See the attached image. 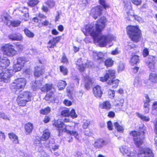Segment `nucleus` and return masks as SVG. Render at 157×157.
<instances>
[{
	"instance_id": "obj_1",
	"label": "nucleus",
	"mask_w": 157,
	"mask_h": 157,
	"mask_svg": "<svg viewBox=\"0 0 157 157\" xmlns=\"http://www.w3.org/2000/svg\"><path fill=\"white\" fill-rule=\"evenodd\" d=\"M106 21L105 17H101L97 21L95 26L94 24H88L82 29V31L85 35H90L92 36L94 41L98 43L101 47H104L115 39L114 36L111 34L103 35L99 38L98 37L105 27Z\"/></svg>"
},
{
	"instance_id": "obj_2",
	"label": "nucleus",
	"mask_w": 157,
	"mask_h": 157,
	"mask_svg": "<svg viewBox=\"0 0 157 157\" xmlns=\"http://www.w3.org/2000/svg\"><path fill=\"white\" fill-rule=\"evenodd\" d=\"M127 33L131 40L135 42L139 41L141 38V32L137 26H129L127 28Z\"/></svg>"
},
{
	"instance_id": "obj_3",
	"label": "nucleus",
	"mask_w": 157,
	"mask_h": 157,
	"mask_svg": "<svg viewBox=\"0 0 157 157\" xmlns=\"http://www.w3.org/2000/svg\"><path fill=\"white\" fill-rule=\"evenodd\" d=\"M26 84V80L22 78L15 79L10 85V88L12 91L16 93L20 90H23Z\"/></svg>"
},
{
	"instance_id": "obj_4",
	"label": "nucleus",
	"mask_w": 157,
	"mask_h": 157,
	"mask_svg": "<svg viewBox=\"0 0 157 157\" xmlns=\"http://www.w3.org/2000/svg\"><path fill=\"white\" fill-rule=\"evenodd\" d=\"M31 94L30 92H23L18 96L17 100L19 106H24L27 102L31 101Z\"/></svg>"
},
{
	"instance_id": "obj_5",
	"label": "nucleus",
	"mask_w": 157,
	"mask_h": 157,
	"mask_svg": "<svg viewBox=\"0 0 157 157\" xmlns=\"http://www.w3.org/2000/svg\"><path fill=\"white\" fill-rule=\"evenodd\" d=\"M1 50L3 55L9 56H14L17 52L13 46L9 44H6L2 46Z\"/></svg>"
},
{
	"instance_id": "obj_6",
	"label": "nucleus",
	"mask_w": 157,
	"mask_h": 157,
	"mask_svg": "<svg viewBox=\"0 0 157 157\" xmlns=\"http://www.w3.org/2000/svg\"><path fill=\"white\" fill-rule=\"evenodd\" d=\"M139 157H153L152 150L149 148H140L138 154Z\"/></svg>"
},
{
	"instance_id": "obj_7",
	"label": "nucleus",
	"mask_w": 157,
	"mask_h": 157,
	"mask_svg": "<svg viewBox=\"0 0 157 157\" xmlns=\"http://www.w3.org/2000/svg\"><path fill=\"white\" fill-rule=\"evenodd\" d=\"M103 10L102 7L100 6H98L92 8L90 11V14L93 17L96 19L102 14V11Z\"/></svg>"
},
{
	"instance_id": "obj_8",
	"label": "nucleus",
	"mask_w": 157,
	"mask_h": 157,
	"mask_svg": "<svg viewBox=\"0 0 157 157\" xmlns=\"http://www.w3.org/2000/svg\"><path fill=\"white\" fill-rule=\"evenodd\" d=\"M54 140L51 139V140H49V141H47L45 142L43 144L44 146L46 148H49L51 151L52 152V150L55 151L56 150L58 149L59 147L58 145H54Z\"/></svg>"
},
{
	"instance_id": "obj_9",
	"label": "nucleus",
	"mask_w": 157,
	"mask_h": 157,
	"mask_svg": "<svg viewBox=\"0 0 157 157\" xmlns=\"http://www.w3.org/2000/svg\"><path fill=\"white\" fill-rule=\"evenodd\" d=\"M41 140V138H40L38 136L36 137V139L34 142L33 146L35 147V150L36 151L41 152V154L42 155H44V152L43 150V147L40 142Z\"/></svg>"
},
{
	"instance_id": "obj_10",
	"label": "nucleus",
	"mask_w": 157,
	"mask_h": 157,
	"mask_svg": "<svg viewBox=\"0 0 157 157\" xmlns=\"http://www.w3.org/2000/svg\"><path fill=\"white\" fill-rule=\"evenodd\" d=\"M105 54H103L102 52L98 53L94 52L93 56L94 59L100 63L103 62L105 59Z\"/></svg>"
},
{
	"instance_id": "obj_11",
	"label": "nucleus",
	"mask_w": 157,
	"mask_h": 157,
	"mask_svg": "<svg viewBox=\"0 0 157 157\" xmlns=\"http://www.w3.org/2000/svg\"><path fill=\"white\" fill-rule=\"evenodd\" d=\"M54 124L57 129L59 131V133L62 132H66L67 130V127H71L69 125H67V126L66 127L63 122L60 121H57V122H55Z\"/></svg>"
},
{
	"instance_id": "obj_12",
	"label": "nucleus",
	"mask_w": 157,
	"mask_h": 157,
	"mask_svg": "<svg viewBox=\"0 0 157 157\" xmlns=\"http://www.w3.org/2000/svg\"><path fill=\"white\" fill-rule=\"evenodd\" d=\"M39 64V65H37L35 68L36 70L34 73L35 76L37 77L42 75L44 72V67L41 65V63L40 61Z\"/></svg>"
},
{
	"instance_id": "obj_13",
	"label": "nucleus",
	"mask_w": 157,
	"mask_h": 157,
	"mask_svg": "<svg viewBox=\"0 0 157 157\" xmlns=\"http://www.w3.org/2000/svg\"><path fill=\"white\" fill-rule=\"evenodd\" d=\"M131 11H130L127 12V19L130 21L133 19L137 20L139 22L143 23L144 22L143 20L140 17L137 16V15H134L131 14Z\"/></svg>"
},
{
	"instance_id": "obj_14",
	"label": "nucleus",
	"mask_w": 157,
	"mask_h": 157,
	"mask_svg": "<svg viewBox=\"0 0 157 157\" xmlns=\"http://www.w3.org/2000/svg\"><path fill=\"white\" fill-rule=\"evenodd\" d=\"M10 64V61L7 58H0V69L6 68Z\"/></svg>"
},
{
	"instance_id": "obj_15",
	"label": "nucleus",
	"mask_w": 157,
	"mask_h": 157,
	"mask_svg": "<svg viewBox=\"0 0 157 157\" xmlns=\"http://www.w3.org/2000/svg\"><path fill=\"white\" fill-rule=\"evenodd\" d=\"M93 92L94 96L98 98H101L103 94L101 87L99 86H97L94 88Z\"/></svg>"
},
{
	"instance_id": "obj_16",
	"label": "nucleus",
	"mask_w": 157,
	"mask_h": 157,
	"mask_svg": "<svg viewBox=\"0 0 157 157\" xmlns=\"http://www.w3.org/2000/svg\"><path fill=\"white\" fill-rule=\"evenodd\" d=\"M106 144L105 141L102 139L97 140L94 144V147L97 149H101Z\"/></svg>"
},
{
	"instance_id": "obj_17",
	"label": "nucleus",
	"mask_w": 157,
	"mask_h": 157,
	"mask_svg": "<svg viewBox=\"0 0 157 157\" xmlns=\"http://www.w3.org/2000/svg\"><path fill=\"white\" fill-rule=\"evenodd\" d=\"M8 37L13 40L21 41L23 39L22 35L19 33L10 34L8 36Z\"/></svg>"
},
{
	"instance_id": "obj_18",
	"label": "nucleus",
	"mask_w": 157,
	"mask_h": 157,
	"mask_svg": "<svg viewBox=\"0 0 157 157\" xmlns=\"http://www.w3.org/2000/svg\"><path fill=\"white\" fill-rule=\"evenodd\" d=\"M60 38L59 37L53 38L48 42V47L50 48H54L56 46V43L58 42Z\"/></svg>"
},
{
	"instance_id": "obj_19",
	"label": "nucleus",
	"mask_w": 157,
	"mask_h": 157,
	"mask_svg": "<svg viewBox=\"0 0 157 157\" xmlns=\"http://www.w3.org/2000/svg\"><path fill=\"white\" fill-rule=\"evenodd\" d=\"M99 106L101 109H105L107 110L110 109L111 107L110 103L108 101H105L101 103Z\"/></svg>"
},
{
	"instance_id": "obj_20",
	"label": "nucleus",
	"mask_w": 157,
	"mask_h": 157,
	"mask_svg": "<svg viewBox=\"0 0 157 157\" xmlns=\"http://www.w3.org/2000/svg\"><path fill=\"white\" fill-rule=\"evenodd\" d=\"M144 138L140 136L139 137L133 138V141L136 145L139 147L143 143Z\"/></svg>"
},
{
	"instance_id": "obj_21",
	"label": "nucleus",
	"mask_w": 157,
	"mask_h": 157,
	"mask_svg": "<svg viewBox=\"0 0 157 157\" xmlns=\"http://www.w3.org/2000/svg\"><path fill=\"white\" fill-rule=\"evenodd\" d=\"M25 130L26 134L31 133L33 129V124L30 122L26 124L25 126Z\"/></svg>"
},
{
	"instance_id": "obj_22",
	"label": "nucleus",
	"mask_w": 157,
	"mask_h": 157,
	"mask_svg": "<svg viewBox=\"0 0 157 157\" xmlns=\"http://www.w3.org/2000/svg\"><path fill=\"white\" fill-rule=\"evenodd\" d=\"M10 17L7 13H4L2 17V19L4 24L7 25H9L10 22Z\"/></svg>"
},
{
	"instance_id": "obj_23",
	"label": "nucleus",
	"mask_w": 157,
	"mask_h": 157,
	"mask_svg": "<svg viewBox=\"0 0 157 157\" xmlns=\"http://www.w3.org/2000/svg\"><path fill=\"white\" fill-rule=\"evenodd\" d=\"M50 136V133L49 130L46 129L44 130L43 132V134L41 137V140H44L45 142L47 141L48 139L49 138Z\"/></svg>"
},
{
	"instance_id": "obj_24",
	"label": "nucleus",
	"mask_w": 157,
	"mask_h": 157,
	"mask_svg": "<svg viewBox=\"0 0 157 157\" xmlns=\"http://www.w3.org/2000/svg\"><path fill=\"white\" fill-rule=\"evenodd\" d=\"M10 139L15 144L18 143V137L15 134L13 133H10L8 134Z\"/></svg>"
},
{
	"instance_id": "obj_25",
	"label": "nucleus",
	"mask_w": 157,
	"mask_h": 157,
	"mask_svg": "<svg viewBox=\"0 0 157 157\" xmlns=\"http://www.w3.org/2000/svg\"><path fill=\"white\" fill-rule=\"evenodd\" d=\"M120 151L123 155H127L129 152L128 147L126 146H122L119 148Z\"/></svg>"
},
{
	"instance_id": "obj_26",
	"label": "nucleus",
	"mask_w": 157,
	"mask_h": 157,
	"mask_svg": "<svg viewBox=\"0 0 157 157\" xmlns=\"http://www.w3.org/2000/svg\"><path fill=\"white\" fill-rule=\"evenodd\" d=\"M84 80L85 82V87L86 89H88L90 87V85L92 83L91 80L89 76H87L84 78Z\"/></svg>"
},
{
	"instance_id": "obj_27",
	"label": "nucleus",
	"mask_w": 157,
	"mask_h": 157,
	"mask_svg": "<svg viewBox=\"0 0 157 157\" xmlns=\"http://www.w3.org/2000/svg\"><path fill=\"white\" fill-rule=\"evenodd\" d=\"M119 82V80L117 79L112 80L111 81H109L108 84L112 85L113 88H116L118 85Z\"/></svg>"
},
{
	"instance_id": "obj_28",
	"label": "nucleus",
	"mask_w": 157,
	"mask_h": 157,
	"mask_svg": "<svg viewBox=\"0 0 157 157\" xmlns=\"http://www.w3.org/2000/svg\"><path fill=\"white\" fill-rule=\"evenodd\" d=\"M139 56L137 55H134L132 56L130 63L132 65H134L139 63Z\"/></svg>"
},
{
	"instance_id": "obj_29",
	"label": "nucleus",
	"mask_w": 157,
	"mask_h": 157,
	"mask_svg": "<svg viewBox=\"0 0 157 157\" xmlns=\"http://www.w3.org/2000/svg\"><path fill=\"white\" fill-rule=\"evenodd\" d=\"M52 88V84H46L43 87L41 88V90L43 92H48L50 91Z\"/></svg>"
},
{
	"instance_id": "obj_30",
	"label": "nucleus",
	"mask_w": 157,
	"mask_h": 157,
	"mask_svg": "<svg viewBox=\"0 0 157 157\" xmlns=\"http://www.w3.org/2000/svg\"><path fill=\"white\" fill-rule=\"evenodd\" d=\"M66 132L67 133L71 135L74 136L75 137L77 140H79L78 133L77 131H75L67 130Z\"/></svg>"
},
{
	"instance_id": "obj_31",
	"label": "nucleus",
	"mask_w": 157,
	"mask_h": 157,
	"mask_svg": "<svg viewBox=\"0 0 157 157\" xmlns=\"http://www.w3.org/2000/svg\"><path fill=\"white\" fill-rule=\"evenodd\" d=\"M66 85V83L65 81L60 80L58 83L57 86L59 90H62L64 89Z\"/></svg>"
},
{
	"instance_id": "obj_32",
	"label": "nucleus",
	"mask_w": 157,
	"mask_h": 157,
	"mask_svg": "<svg viewBox=\"0 0 157 157\" xmlns=\"http://www.w3.org/2000/svg\"><path fill=\"white\" fill-rule=\"evenodd\" d=\"M114 126L115 128L118 132H122L124 131V128L121 125H120L118 123L116 122L114 123Z\"/></svg>"
},
{
	"instance_id": "obj_33",
	"label": "nucleus",
	"mask_w": 157,
	"mask_h": 157,
	"mask_svg": "<svg viewBox=\"0 0 157 157\" xmlns=\"http://www.w3.org/2000/svg\"><path fill=\"white\" fill-rule=\"evenodd\" d=\"M134 86L136 87L140 86L142 85V82L138 77L136 78L133 83Z\"/></svg>"
},
{
	"instance_id": "obj_34",
	"label": "nucleus",
	"mask_w": 157,
	"mask_h": 157,
	"mask_svg": "<svg viewBox=\"0 0 157 157\" xmlns=\"http://www.w3.org/2000/svg\"><path fill=\"white\" fill-rule=\"evenodd\" d=\"M115 71L112 70H108L106 73V76H107L109 78H114L115 77Z\"/></svg>"
},
{
	"instance_id": "obj_35",
	"label": "nucleus",
	"mask_w": 157,
	"mask_h": 157,
	"mask_svg": "<svg viewBox=\"0 0 157 157\" xmlns=\"http://www.w3.org/2000/svg\"><path fill=\"white\" fill-rule=\"evenodd\" d=\"M42 86V83L40 81H36L33 86L34 90H36L37 88H40Z\"/></svg>"
},
{
	"instance_id": "obj_36",
	"label": "nucleus",
	"mask_w": 157,
	"mask_h": 157,
	"mask_svg": "<svg viewBox=\"0 0 157 157\" xmlns=\"http://www.w3.org/2000/svg\"><path fill=\"white\" fill-rule=\"evenodd\" d=\"M149 79L154 82H157V74L155 73H151L149 75Z\"/></svg>"
},
{
	"instance_id": "obj_37",
	"label": "nucleus",
	"mask_w": 157,
	"mask_h": 157,
	"mask_svg": "<svg viewBox=\"0 0 157 157\" xmlns=\"http://www.w3.org/2000/svg\"><path fill=\"white\" fill-rule=\"evenodd\" d=\"M25 62V59L24 57H19L17 59V63L23 66Z\"/></svg>"
},
{
	"instance_id": "obj_38",
	"label": "nucleus",
	"mask_w": 157,
	"mask_h": 157,
	"mask_svg": "<svg viewBox=\"0 0 157 157\" xmlns=\"http://www.w3.org/2000/svg\"><path fill=\"white\" fill-rule=\"evenodd\" d=\"M45 3L50 8H53L55 5V2L53 0H47L45 2Z\"/></svg>"
},
{
	"instance_id": "obj_39",
	"label": "nucleus",
	"mask_w": 157,
	"mask_h": 157,
	"mask_svg": "<svg viewBox=\"0 0 157 157\" xmlns=\"http://www.w3.org/2000/svg\"><path fill=\"white\" fill-rule=\"evenodd\" d=\"M39 2V0H31L29 1L28 4L29 6L33 7L37 5Z\"/></svg>"
},
{
	"instance_id": "obj_40",
	"label": "nucleus",
	"mask_w": 157,
	"mask_h": 157,
	"mask_svg": "<svg viewBox=\"0 0 157 157\" xmlns=\"http://www.w3.org/2000/svg\"><path fill=\"white\" fill-rule=\"evenodd\" d=\"M113 61L110 58L106 59L105 62V65L107 67L111 66L113 64Z\"/></svg>"
},
{
	"instance_id": "obj_41",
	"label": "nucleus",
	"mask_w": 157,
	"mask_h": 157,
	"mask_svg": "<svg viewBox=\"0 0 157 157\" xmlns=\"http://www.w3.org/2000/svg\"><path fill=\"white\" fill-rule=\"evenodd\" d=\"M23 66L16 63L13 66V70L15 72L19 71L21 70Z\"/></svg>"
},
{
	"instance_id": "obj_42",
	"label": "nucleus",
	"mask_w": 157,
	"mask_h": 157,
	"mask_svg": "<svg viewBox=\"0 0 157 157\" xmlns=\"http://www.w3.org/2000/svg\"><path fill=\"white\" fill-rule=\"evenodd\" d=\"M51 110L49 107H47L44 109H42L40 111V113L42 114H47L49 113Z\"/></svg>"
},
{
	"instance_id": "obj_43",
	"label": "nucleus",
	"mask_w": 157,
	"mask_h": 157,
	"mask_svg": "<svg viewBox=\"0 0 157 157\" xmlns=\"http://www.w3.org/2000/svg\"><path fill=\"white\" fill-rule=\"evenodd\" d=\"M21 21L19 20L13 21H10L9 24L14 27H17L20 25L21 23Z\"/></svg>"
},
{
	"instance_id": "obj_44",
	"label": "nucleus",
	"mask_w": 157,
	"mask_h": 157,
	"mask_svg": "<svg viewBox=\"0 0 157 157\" xmlns=\"http://www.w3.org/2000/svg\"><path fill=\"white\" fill-rule=\"evenodd\" d=\"M25 35L29 37H33L34 36V34L27 29L24 30Z\"/></svg>"
},
{
	"instance_id": "obj_45",
	"label": "nucleus",
	"mask_w": 157,
	"mask_h": 157,
	"mask_svg": "<svg viewBox=\"0 0 157 157\" xmlns=\"http://www.w3.org/2000/svg\"><path fill=\"white\" fill-rule=\"evenodd\" d=\"M83 127L85 128H87L90 124V121L89 120L84 119L83 121Z\"/></svg>"
},
{
	"instance_id": "obj_46",
	"label": "nucleus",
	"mask_w": 157,
	"mask_h": 157,
	"mask_svg": "<svg viewBox=\"0 0 157 157\" xmlns=\"http://www.w3.org/2000/svg\"><path fill=\"white\" fill-rule=\"evenodd\" d=\"M138 116L143 121H148L150 120V118L148 117H146L145 116H144L140 114H138Z\"/></svg>"
},
{
	"instance_id": "obj_47",
	"label": "nucleus",
	"mask_w": 157,
	"mask_h": 157,
	"mask_svg": "<svg viewBox=\"0 0 157 157\" xmlns=\"http://www.w3.org/2000/svg\"><path fill=\"white\" fill-rule=\"evenodd\" d=\"M155 62H152L149 63H146V64L149 69L151 71H153L155 69Z\"/></svg>"
},
{
	"instance_id": "obj_48",
	"label": "nucleus",
	"mask_w": 157,
	"mask_h": 157,
	"mask_svg": "<svg viewBox=\"0 0 157 157\" xmlns=\"http://www.w3.org/2000/svg\"><path fill=\"white\" fill-rule=\"evenodd\" d=\"M152 62H155V58L153 56H149L147 59L146 63H149Z\"/></svg>"
},
{
	"instance_id": "obj_49",
	"label": "nucleus",
	"mask_w": 157,
	"mask_h": 157,
	"mask_svg": "<svg viewBox=\"0 0 157 157\" xmlns=\"http://www.w3.org/2000/svg\"><path fill=\"white\" fill-rule=\"evenodd\" d=\"M61 115L64 117L69 116V110L68 109H66L62 111L61 113Z\"/></svg>"
},
{
	"instance_id": "obj_50",
	"label": "nucleus",
	"mask_w": 157,
	"mask_h": 157,
	"mask_svg": "<svg viewBox=\"0 0 157 157\" xmlns=\"http://www.w3.org/2000/svg\"><path fill=\"white\" fill-rule=\"evenodd\" d=\"M99 3L105 9L109 7V6L106 3L105 0H99Z\"/></svg>"
},
{
	"instance_id": "obj_51",
	"label": "nucleus",
	"mask_w": 157,
	"mask_h": 157,
	"mask_svg": "<svg viewBox=\"0 0 157 157\" xmlns=\"http://www.w3.org/2000/svg\"><path fill=\"white\" fill-rule=\"evenodd\" d=\"M69 116H71L72 118H74L77 117V115L76 113L75 109H72L70 113L69 112Z\"/></svg>"
},
{
	"instance_id": "obj_52",
	"label": "nucleus",
	"mask_w": 157,
	"mask_h": 157,
	"mask_svg": "<svg viewBox=\"0 0 157 157\" xmlns=\"http://www.w3.org/2000/svg\"><path fill=\"white\" fill-rule=\"evenodd\" d=\"M135 47V45L134 44L129 43L128 45L125 46V49L127 51H129Z\"/></svg>"
},
{
	"instance_id": "obj_53",
	"label": "nucleus",
	"mask_w": 157,
	"mask_h": 157,
	"mask_svg": "<svg viewBox=\"0 0 157 157\" xmlns=\"http://www.w3.org/2000/svg\"><path fill=\"white\" fill-rule=\"evenodd\" d=\"M60 71L63 73V75H65L67 74V70L63 66H60Z\"/></svg>"
},
{
	"instance_id": "obj_54",
	"label": "nucleus",
	"mask_w": 157,
	"mask_h": 157,
	"mask_svg": "<svg viewBox=\"0 0 157 157\" xmlns=\"http://www.w3.org/2000/svg\"><path fill=\"white\" fill-rule=\"evenodd\" d=\"M131 135L133 136L134 138L140 136V133L139 132H137L136 131H133L131 133Z\"/></svg>"
},
{
	"instance_id": "obj_55",
	"label": "nucleus",
	"mask_w": 157,
	"mask_h": 157,
	"mask_svg": "<svg viewBox=\"0 0 157 157\" xmlns=\"http://www.w3.org/2000/svg\"><path fill=\"white\" fill-rule=\"evenodd\" d=\"M124 68V63L121 62L119 63L118 70V71H123Z\"/></svg>"
},
{
	"instance_id": "obj_56",
	"label": "nucleus",
	"mask_w": 157,
	"mask_h": 157,
	"mask_svg": "<svg viewBox=\"0 0 157 157\" xmlns=\"http://www.w3.org/2000/svg\"><path fill=\"white\" fill-rule=\"evenodd\" d=\"M0 118H2L5 120H10L9 118L4 113L1 112H0Z\"/></svg>"
},
{
	"instance_id": "obj_57",
	"label": "nucleus",
	"mask_w": 157,
	"mask_h": 157,
	"mask_svg": "<svg viewBox=\"0 0 157 157\" xmlns=\"http://www.w3.org/2000/svg\"><path fill=\"white\" fill-rule=\"evenodd\" d=\"M123 106V103H117V104L115 105V106L116 107L115 109L117 111H120Z\"/></svg>"
},
{
	"instance_id": "obj_58",
	"label": "nucleus",
	"mask_w": 157,
	"mask_h": 157,
	"mask_svg": "<svg viewBox=\"0 0 157 157\" xmlns=\"http://www.w3.org/2000/svg\"><path fill=\"white\" fill-rule=\"evenodd\" d=\"M131 1L133 4L136 6L140 5L142 2L141 0H131Z\"/></svg>"
},
{
	"instance_id": "obj_59",
	"label": "nucleus",
	"mask_w": 157,
	"mask_h": 157,
	"mask_svg": "<svg viewBox=\"0 0 157 157\" xmlns=\"http://www.w3.org/2000/svg\"><path fill=\"white\" fill-rule=\"evenodd\" d=\"M108 94L110 96L109 97L111 98H113L115 96V92L113 90H109L108 92Z\"/></svg>"
},
{
	"instance_id": "obj_60",
	"label": "nucleus",
	"mask_w": 157,
	"mask_h": 157,
	"mask_svg": "<svg viewBox=\"0 0 157 157\" xmlns=\"http://www.w3.org/2000/svg\"><path fill=\"white\" fill-rule=\"evenodd\" d=\"M109 78L107 76H106V75L105 74L104 77H101L100 78V80L102 82H105L107 80H108Z\"/></svg>"
},
{
	"instance_id": "obj_61",
	"label": "nucleus",
	"mask_w": 157,
	"mask_h": 157,
	"mask_svg": "<svg viewBox=\"0 0 157 157\" xmlns=\"http://www.w3.org/2000/svg\"><path fill=\"white\" fill-rule=\"evenodd\" d=\"M124 8L127 9V10H131L132 9V6H131V3L130 2H127L125 3Z\"/></svg>"
},
{
	"instance_id": "obj_62",
	"label": "nucleus",
	"mask_w": 157,
	"mask_h": 157,
	"mask_svg": "<svg viewBox=\"0 0 157 157\" xmlns=\"http://www.w3.org/2000/svg\"><path fill=\"white\" fill-rule=\"evenodd\" d=\"M0 139L2 141H4L5 139V136L2 131H0Z\"/></svg>"
},
{
	"instance_id": "obj_63",
	"label": "nucleus",
	"mask_w": 157,
	"mask_h": 157,
	"mask_svg": "<svg viewBox=\"0 0 157 157\" xmlns=\"http://www.w3.org/2000/svg\"><path fill=\"white\" fill-rule=\"evenodd\" d=\"M63 103L66 106H70L72 105L71 102L69 100H65L63 101Z\"/></svg>"
},
{
	"instance_id": "obj_64",
	"label": "nucleus",
	"mask_w": 157,
	"mask_h": 157,
	"mask_svg": "<svg viewBox=\"0 0 157 157\" xmlns=\"http://www.w3.org/2000/svg\"><path fill=\"white\" fill-rule=\"evenodd\" d=\"M127 155L129 157H136V154L135 152H129Z\"/></svg>"
}]
</instances>
